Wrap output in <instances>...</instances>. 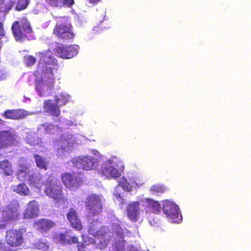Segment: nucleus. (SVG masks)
<instances>
[{
	"label": "nucleus",
	"instance_id": "1",
	"mask_svg": "<svg viewBox=\"0 0 251 251\" xmlns=\"http://www.w3.org/2000/svg\"><path fill=\"white\" fill-rule=\"evenodd\" d=\"M36 55L39 58L35 73L36 89L40 97H47L54 86L53 72L56 70L57 61L50 50L37 52Z\"/></svg>",
	"mask_w": 251,
	"mask_h": 251
},
{
	"label": "nucleus",
	"instance_id": "2",
	"mask_svg": "<svg viewBox=\"0 0 251 251\" xmlns=\"http://www.w3.org/2000/svg\"><path fill=\"white\" fill-rule=\"evenodd\" d=\"M124 168L123 161L117 156H113L102 162L99 171L108 179H116L121 176Z\"/></svg>",
	"mask_w": 251,
	"mask_h": 251
},
{
	"label": "nucleus",
	"instance_id": "3",
	"mask_svg": "<svg viewBox=\"0 0 251 251\" xmlns=\"http://www.w3.org/2000/svg\"><path fill=\"white\" fill-rule=\"evenodd\" d=\"M19 166L17 172L18 178L23 181L27 179L35 187L39 188L42 184V177L38 171L30 173L26 163V160L21 158L19 160Z\"/></svg>",
	"mask_w": 251,
	"mask_h": 251
},
{
	"label": "nucleus",
	"instance_id": "4",
	"mask_svg": "<svg viewBox=\"0 0 251 251\" xmlns=\"http://www.w3.org/2000/svg\"><path fill=\"white\" fill-rule=\"evenodd\" d=\"M85 140V137L79 134L74 135L71 133H64L61 136V140L58 142L56 145L57 155H65V153L70 151L71 146L75 144H81Z\"/></svg>",
	"mask_w": 251,
	"mask_h": 251
},
{
	"label": "nucleus",
	"instance_id": "5",
	"mask_svg": "<svg viewBox=\"0 0 251 251\" xmlns=\"http://www.w3.org/2000/svg\"><path fill=\"white\" fill-rule=\"evenodd\" d=\"M45 192L46 195L56 201H67V198L63 195L61 184L56 178L50 176L48 177L46 183Z\"/></svg>",
	"mask_w": 251,
	"mask_h": 251
},
{
	"label": "nucleus",
	"instance_id": "6",
	"mask_svg": "<svg viewBox=\"0 0 251 251\" xmlns=\"http://www.w3.org/2000/svg\"><path fill=\"white\" fill-rule=\"evenodd\" d=\"M70 96L65 92L61 93L56 97V104L50 100L45 101L44 107L45 109L53 116L58 117L60 115L59 106L65 104L69 100Z\"/></svg>",
	"mask_w": 251,
	"mask_h": 251
},
{
	"label": "nucleus",
	"instance_id": "7",
	"mask_svg": "<svg viewBox=\"0 0 251 251\" xmlns=\"http://www.w3.org/2000/svg\"><path fill=\"white\" fill-rule=\"evenodd\" d=\"M72 25L67 17L60 18L54 29V33L58 37L65 39H71L74 37L72 30Z\"/></svg>",
	"mask_w": 251,
	"mask_h": 251
},
{
	"label": "nucleus",
	"instance_id": "8",
	"mask_svg": "<svg viewBox=\"0 0 251 251\" xmlns=\"http://www.w3.org/2000/svg\"><path fill=\"white\" fill-rule=\"evenodd\" d=\"M71 162L77 168L87 171L97 169L99 164L98 158L90 156L75 157Z\"/></svg>",
	"mask_w": 251,
	"mask_h": 251
},
{
	"label": "nucleus",
	"instance_id": "9",
	"mask_svg": "<svg viewBox=\"0 0 251 251\" xmlns=\"http://www.w3.org/2000/svg\"><path fill=\"white\" fill-rule=\"evenodd\" d=\"M163 211L168 220L172 223H179L182 221L178 206L174 202L165 200L163 202Z\"/></svg>",
	"mask_w": 251,
	"mask_h": 251
},
{
	"label": "nucleus",
	"instance_id": "10",
	"mask_svg": "<svg viewBox=\"0 0 251 251\" xmlns=\"http://www.w3.org/2000/svg\"><path fill=\"white\" fill-rule=\"evenodd\" d=\"M103 201L104 199L100 195L93 194L88 196L86 199L85 206L89 216L99 214L102 211Z\"/></svg>",
	"mask_w": 251,
	"mask_h": 251
},
{
	"label": "nucleus",
	"instance_id": "11",
	"mask_svg": "<svg viewBox=\"0 0 251 251\" xmlns=\"http://www.w3.org/2000/svg\"><path fill=\"white\" fill-rule=\"evenodd\" d=\"M112 231L118 238L113 245V251H125V236H128L130 232L125 228H122L119 223H113L112 226Z\"/></svg>",
	"mask_w": 251,
	"mask_h": 251
},
{
	"label": "nucleus",
	"instance_id": "12",
	"mask_svg": "<svg viewBox=\"0 0 251 251\" xmlns=\"http://www.w3.org/2000/svg\"><path fill=\"white\" fill-rule=\"evenodd\" d=\"M13 33L17 41H22L24 36L30 38V36H26L25 34H29L32 29L29 23L26 19H23L20 22H15L12 27Z\"/></svg>",
	"mask_w": 251,
	"mask_h": 251
},
{
	"label": "nucleus",
	"instance_id": "13",
	"mask_svg": "<svg viewBox=\"0 0 251 251\" xmlns=\"http://www.w3.org/2000/svg\"><path fill=\"white\" fill-rule=\"evenodd\" d=\"M25 232V230L24 229H11L7 231L5 237L7 244L14 247L21 245L23 243V235Z\"/></svg>",
	"mask_w": 251,
	"mask_h": 251
},
{
	"label": "nucleus",
	"instance_id": "14",
	"mask_svg": "<svg viewBox=\"0 0 251 251\" xmlns=\"http://www.w3.org/2000/svg\"><path fill=\"white\" fill-rule=\"evenodd\" d=\"M79 47L77 45L67 46L62 44H56L55 50L57 55L62 58L70 59L78 53Z\"/></svg>",
	"mask_w": 251,
	"mask_h": 251
},
{
	"label": "nucleus",
	"instance_id": "15",
	"mask_svg": "<svg viewBox=\"0 0 251 251\" xmlns=\"http://www.w3.org/2000/svg\"><path fill=\"white\" fill-rule=\"evenodd\" d=\"M19 202L16 200H13L7 205L3 211L2 217L5 221H9L17 220L19 215Z\"/></svg>",
	"mask_w": 251,
	"mask_h": 251
},
{
	"label": "nucleus",
	"instance_id": "16",
	"mask_svg": "<svg viewBox=\"0 0 251 251\" xmlns=\"http://www.w3.org/2000/svg\"><path fill=\"white\" fill-rule=\"evenodd\" d=\"M61 179L64 185L73 191L78 189L82 183L81 178L75 174H63L61 176Z\"/></svg>",
	"mask_w": 251,
	"mask_h": 251
},
{
	"label": "nucleus",
	"instance_id": "17",
	"mask_svg": "<svg viewBox=\"0 0 251 251\" xmlns=\"http://www.w3.org/2000/svg\"><path fill=\"white\" fill-rule=\"evenodd\" d=\"M107 228L106 227H103L100 228V231H97L96 234L93 236L96 238V244H97V247L100 250L105 248L111 239V233L106 232Z\"/></svg>",
	"mask_w": 251,
	"mask_h": 251
},
{
	"label": "nucleus",
	"instance_id": "18",
	"mask_svg": "<svg viewBox=\"0 0 251 251\" xmlns=\"http://www.w3.org/2000/svg\"><path fill=\"white\" fill-rule=\"evenodd\" d=\"M140 204L138 201L129 203L127 207V215L129 219L133 222L139 220V217L143 212L140 208Z\"/></svg>",
	"mask_w": 251,
	"mask_h": 251
},
{
	"label": "nucleus",
	"instance_id": "19",
	"mask_svg": "<svg viewBox=\"0 0 251 251\" xmlns=\"http://www.w3.org/2000/svg\"><path fill=\"white\" fill-rule=\"evenodd\" d=\"M119 183V186H116L115 189L114 196L115 199L114 200L116 202H119L121 204H123L124 202V200L122 198L121 194L118 193L119 190L121 187H122L124 190L126 191L127 192H129L131 190L133 185L131 182L130 183L127 181L125 177L121 178Z\"/></svg>",
	"mask_w": 251,
	"mask_h": 251
},
{
	"label": "nucleus",
	"instance_id": "20",
	"mask_svg": "<svg viewBox=\"0 0 251 251\" xmlns=\"http://www.w3.org/2000/svg\"><path fill=\"white\" fill-rule=\"evenodd\" d=\"M36 112H29L28 111L22 110H7L3 114L4 117L6 119L16 120L23 119L29 115H33Z\"/></svg>",
	"mask_w": 251,
	"mask_h": 251
},
{
	"label": "nucleus",
	"instance_id": "21",
	"mask_svg": "<svg viewBox=\"0 0 251 251\" xmlns=\"http://www.w3.org/2000/svg\"><path fill=\"white\" fill-rule=\"evenodd\" d=\"M39 212L38 202L35 201H32L28 203L24 214V217L27 219L35 218L38 216Z\"/></svg>",
	"mask_w": 251,
	"mask_h": 251
},
{
	"label": "nucleus",
	"instance_id": "22",
	"mask_svg": "<svg viewBox=\"0 0 251 251\" xmlns=\"http://www.w3.org/2000/svg\"><path fill=\"white\" fill-rule=\"evenodd\" d=\"M53 238L56 242L63 244L70 245L78 242V239L76 236H72L69 234L68 232H66L64 234L56 233Z\"/></svg>",
	"mask_w": 251,
	"mask_h": 251
},
{
	"label": "nucleus",
	"instance_id": "23",
	"mask_svg": "<svg viewBox=\"0 0 251 251\" xmlns=\"http://www.w3.org/2000/svg\"><path fill=\"white\" fill-rule=\"evenodd\" d=\"M17 136L10 131L0 132V148L14 144Z\"/></svg>",
	"mask_w": 251,
	"mask_h": 251
},
{
	"label": "nucleus",
	"instance_id": "24",
	"mask_svg": "<svg viewBox=\"0 0 251 251\" xmlns=\"http://www.w3.org/2000/svg\"><path fill=\"white\" fill-rule=\"evenodd\" d=\"M67 217L72 227L78 230L82 229V226L80 220L76 211L75 209L71 208L69 209L67 214Z\"/></svg>",
	"mask_w": 251,
	"mask_h": 251
},
{
	"label": "nucleus",
	"instance_id": "25",
	"mask_svg": "<svg viewBox=\"0 0 251 251\" xmlns=\"http://www.w3.org/2000/svg\"><path fill=\"white\" fill-rule=\"evenodd\" d=\"M140 201L143 202V204L145 206L151 209L152 212L156 213L159 211L160 206L157 201L149 198L140 199Z\"/></svg>",
	"mask_w": 251,
	"mask_h": 251
},
{
	"label": "nucleus",
	"instance_id": "26",
	"mask_svg": "<svg viewBox=\"0 0 251 251\" xmlns=\"http://www.w3.org/2000/svg\"><path fill=\"white\" fill-rule=\"evenodd\" d=\"M25 141L30 145L34 147L41 146L42 144L41 139L38 138L36 136V133L32 131L27 133Z\"/></svg>",
	"mask_w": 251,
	"mask_h": 251
},
{
	"label": "nucleus",
	"instance_id": "27",
	"mask_svg": "<svg viewBox=\"0 0 251 251\" xmlns=\"http://www.w3.org/2000/svg\"><path fill=\"white\" fill-rule=\"evenodd\" d=\"M35 225L37 226L38 228L43 231H47L52 228L54 225L52 221L45 219L39 220L35 223Z\"/></svg>",
	"mask_w": 251,
	"mask_h": 251
},
{
	"label": "nucleus",
	"instance_id": "28",
	"mask_svg": "<svg viewBox=\"0 0 251 251\" xmlns=\"http://www.w3.org/2000/svg\"><path fill=\"white\" fill-rule=\"evenodd\" d=\"M0 170L1 173L7 176H11L13 172L12 165L8 160H4L0 162Z\"/></svg>",
	"mask_w": 251,
	"mask_h": 251
},
{
	"label": "nucleus",
	"instance_id": "29",
	"mask_svg": "<svg viewBox=\"0 0 251 251\" xmlns=\"http://www.w3.org/2000/svg\"><path fill=\"white\" fill-rule=\"evenodd\" d=\"M13 190L16 193L21 196H26L29 194V189L25 183L20 184L18 185L14 186Z\"/></svg>",
	"mask_w": 251,
	"mask_h": 251
},
{
	"label": "nucleus",
	"instance_id": "30",
	"mask_svg": "<svg viewBox=\"0 0 251 251\" xmlns=\"http://www.w3.org/2000/svg\"><path fill=\"white\" fill-rule=\"evenodd\" d=\"M34 158L38 167L46 170L47 169L48 161L46 157H43L38 155H35Z\"/></svg>",
	"mask_w": 251,
	"mask_h": 251
},
{
	"label": "nucleus",
	"instance_id": "31",
	"mask_svg": "<svg viewBox=\"0 0 251 251\" xmlns=\"http://www.w3.org/2000/svg\"><path fill=\"white\" fill-rule=\"evenodd\" d=\"M43 128L45 131L48 133H54L55 131L58 129V126H53L49 124H45L40 125L38 127V130Z\"/></svg>",
	"mask_w": 251,
	"mask_h": 251
},
{
	"label": "nucleus",
	"instance_id": "32",
	"mask_svg": "<svg viewBox=\"0 0 251 251\" xmlns=\"http://www.w3.org/2000/svg\"><path fill=\"white\" fill-rule=\"evenodd\" d=\"M100 223L97 220L91 222L89 225V233L92 235L96 234V232L98 231L97 229L100 226ZM99 231H100V229Z\"/></svg>",
	"mask_w": 251,
	"mask_h": 251
},
{
	"label": "nucleus",
	"instance_id": "33",
	"mask_svg": "<svg viewBox=\"0 0 251 251\" xmlns=\"http://www.w3.org/2000/svg\"><path fill=\"white\" fill-rule=\"evenodd\" d=\"M150 191L153 195H158L159 193H163L165 191V188L160 185H154L151 186Z\"/></svg>",
	"mask_w": 251,
	"mask_h": 251
},
{
	"label": "nucleus",
	"instance_id": "34",
	"mask_svg": "<svg viewBox=\"0 0 251 251\" xmlns=\"http://www.w3.org/2000/svg\"><path fill=\"white\" fill-rule=\"evenodd\" d=\"M28 4V0H19L16 6V10L21 11L25 9Z\"/></svg>",
	"mask_w": 251,
	"mask_h": 251
},
{
	"label": "nucleus",
	"instance_id": "35",
	"mask_svg": "<svg viewBox=\"0 0 251 251\" xmlns=\"http://www.w3.org/2000/svg\"><path fill=\"white\" fill-rule=\"evenodd\" d=\"M63 1V0H46L47 3L53 7H62Z\"/></svg>",
	"mask_w": 251,
	"mask_h": 251
},
{
	"label": "nucleus",
	"instance_id": "36",
	"mask_svg": "<svg viewBox=\"0 0 251 251\" xmlns=\"http://www.w3.org/2000/svg\"><path fill=\"white\" fill-rule=\"evenodd\" d=\"M14 5V2L10 0L6 4L4 7L2 5L1 6L0 11L2 12L7 13L12 8Z\"/></svg>",
	"mask_w": 251,
	"mask_h": 251
},
{
	"label": "nucleus",
	"instance_id": "37",
	"mask_svg": "<svg viewBox=\"0 0 251 251\" xmlns=\"http://www.w3.org/2000/svg\"><path fill=\"white\" fill-rule=\"evenodd\" d=\"M36 58L31 56L28 55L25 57V64L28 66H32L36 62Z\"/></svg>",
	"mask_w": 251,
	"mask_h": 251
},
{
	"label": "nucleus",
	"instance_id": "38",
	"mask_svg": "<svg viewBox=\"0 0 251 251\" xmlns=\"http://www.w3.org/2000/svg\"><path fill=\"white\" fill-rule=\"evenodd\" d=\"M82 240L86 245H89L90 244H94L97 243L96 239L86 236L83 235Z\"/></svg>",
	"mask_w": 251,
	"mask_h": 251
},
{
	"label": "nucleus",
	"instance_id": "39",
	"mask_svg": "<svg viewBox=\"0 0 251 251\" xmlns=\"http://www.w3.org/2000/svg\"><path fill=\"white\" fill-rule=\"evenodd\" d=\"M130 182H131L133 187V186H139L142 185L143 184V182L141 181L140 180L138 179H131Z\"/></svg>",
	"mask_w": 251,
	"mask_h": 251
},
{
	"label": "nucleus",
	"instance_id": "40",
	"mask_svg": "<svg viewBox=\"0 0 251 251\" xmlns=\"http://www.w3.org/2000/svg\"><path fill=\"white\" fill-rule=\"evenodd\" d=\"M76 243L78 251H86V246L85 245L78 242H77Z\"/></svg>",
	"mask_w": 251,
	"mask_h": 251
},
{
	"label": "nucleus",
	"instance_id": "41",
	"mask_svg": "<svg viewBox=\"0 0 251 251\" xmlns=\"http://www.w3.org/2000/svg\"><path fill=\"white\" fill-rule=\"evenodd\" d=\"M5 35V31L3 28V24L0 22V39L3 37Z\"/></svg>",
	"mask_w": 251,
	"mask_h": 251
},
{
	"label": "nucleus",
	"instance_id": "42",
	"mask_svg": "<svg viewBox=\"0 0 251 251\" xmlns=\"http://www.w3.org/2000/svg\"><path fill=\"white\" fill-rule=\"evenodd\" d=\"M63 5L71 6L74 3V0H63Z\"/></svg>",
	"mask_w": 251,
	"mask_h": 251
},
{
	"label": "nucleus",
	"instance_id": "43",
	"mask_svg": "<svg viewBox=\"0 0 251 251\" xmlns=\"http://www.w3.org/2000/svg\"><path fill=\"white\" fill-rule=\"evenodd\" d=\"M38 248L39 249L47 250L48 248V245L45 243H40Z\"/></svg>",
	"mask_w": 251,
	"mask_h": 251
},
{
	"label": "nucleus",
	"instance_id": "44",
	"mask_svg": "<svg viewBox=\"0 0 251 251\" xmlns=\"http://www.w3.org/2000/svg\"><path fill=\"white\" fill-rule=\"evenodd\" d=\"M65 122H66L67 125H69V126H73V125L76 126L77 125V124L75 123V122L74 121H71L70 120H65Z\"/></svg>",
	"mask_w": 251,
	"mask_h": 251
},
{
	"label": "nucleus",
	"instance_id": "45",
	"mask_svg": "<svg viewBox=\"0 0 251 251\" xmlns=\"http://www.w3.org/2000/svg\"><path fill=\"white\" fill-rule=\"evenodd\" d=\"M0 251H6L4 247V244L2 242L1 240H0Z\"/></svg>",
	"mask_w": 251,
	"mask_h": 251
},
{
	"label": "nucleus",
	"instance_id": "46",
	"mask_svg": "<svg viewBox=\"0 0 251 251\" xmlns=\"http://www.w3.org/2000/svg\"><path fill=\"white\" fill-rule=\"evenodd\" d=\"M127 251H140L137 250L136 248H135L132 246H129L127 248Z\"/></svg>",
	"mask_w": 251,
	"mask_h": 251
},
{
	"label": "nucleus",
	"instance_id": "47",
	"mask_svg": "<svg viewBox=\"0 0 251 251\" xmlns=\"http://www.w3.org/2000/svg\"><path fill=\"white\" fill-rule=\"evenodd\" d=\"M4 226V225L0 224V229L3 228Z\"/></svg>",
	"mask_w": 251,
	"mask_h": 251
},
{
	"label": "nucleus",
	"instance_id": "48",
	"mask_svg": "<svg viewBox=\"0 0 251 251\" xmlns=\"http://www.w3.org/2000/svg\"><path fill=\"white\" fill-rule=\"evenodd\" d=\"M3 121L0 119V125L2 124Z\"/></svg>",
	"mask_w": 251,
	"mask_h": 251
}]
</instances>
